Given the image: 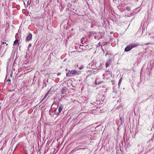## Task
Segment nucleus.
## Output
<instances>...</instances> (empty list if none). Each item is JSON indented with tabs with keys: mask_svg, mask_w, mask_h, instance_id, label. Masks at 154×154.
Masks as SVG:
<instances>
[{
	"mask_svg": "<svg viewBox=\"0 0 154 154\" xmlns=\"http://www.w3.org/2000/svg\"><path fill=\"white\" fill-rule=\"evenodd\" d=\"M80 73V71H77L75 70H68V72L66 73V76H73L76 75H79Z\"/></svg>",
	"mask_w": 154,
	"mask_h": 154,
	"instance_id": "nucleus-1",
	"label": "nucleus"
},
{
	"mask_svg": "<svg viewBox=\"0 0 154 154\" xmlns=\"http://www.w3.org/2000/svg\"><path fill=\"white\" fill-rule=\"evenodd\" d=\"M138 45V44L134 43L130 44L125 48V51H128L131 50L132 48L136 47Z\"/></svg>",
	"mask_w": 154,
	"mask_h": 154,
	"instance_id": "nucleus-2",
	"label": "nucleus"
},
{
	"mask_svg": "<svg viewBox=\"0 0 154 154\" xmlns=\"http://www.w3.org/2000/svg\"><path fill=\"white\" fill-rule=\"evenodd\" d=\"M63 109V106L62 105L60 106L58 108V112L55 111V114L57 116L59 115L60 113L61 112Z\"/></svg>",
	"mask_w": 154,
	"mask_h": 154,
	"instance_id": "nucleus-3",
	"label": "nucleus"
},
{
	"mask_svg": "<svg viewBox=\"0 0 154 154\" xmlns=\"http://www.w3.org/2000/svg\"><path fill=\"white\" fill-rule=\"evenodd\" d=\"M32 38V35L31 33H29L28 35L26 36V42L30 40Z\"/></svg>",
	"mask_w": 154,
	"mask_h": 154,
	"instance_id": "nucleus-4",
	"label": "nucleus"
},
{
	"mask_svg": "<svg viewBox=\"0 0 154 154\" xmlns=\"http://www.w3.org/2000/svg\"><path fill=\"white\" fill-rule=\"evenodd\" d=\"M67 89H66V88L64 87L62 88L61 90V94L62 95H63L65 94V93Z\"/></svg>",
	"mask_w": 154,
	"mask_h": 154,
	"instance_id": "nucleus-5",
	"label": "nucleus"
},
{
	"mask_svg": "<svg viewBox=\"0 0 154 154\" xmlns=\"http://www.w3.org/2000/svg\"><path fill=\"white\" fill-rule=\"evenodd\" d=\"M14 57H11L9 59V61L8 63V65L9 64H11V63H12V61L13 60Z\"/></svg>",
	"mask_w": 154,
	"mask_h": 154,
	"instance_id": "nucleus-6",
	"label": "nucleus"
},
{
	"mask_svg": "<svg viewBox=\"0 0 154 154\" xmlns=\"http://www.w3.org/2000/svg\"><path fill=\"white\" fill-rule=\"evenodd\" d=\"M46 80H43V85H42V89L44 88L45 87H46L47 86V84L46 83Z\"/></svg>",
	"mask_w": 154,
	"mask_h": 154,
	"instance_id": "nucleus-7",
	"label": "nucleus"
},
{
	"mask_svg": "<svg viewBox=\"0 0 154 154\" xmlns=\"http://www.w3.org/2000/svg\"><path fill=\"white\" fill-rule=\"evenodd\" d=\"M48 94H46L44 97H43V99L40 102V103H42V101L46 98L47 97V96H48Z\"/></svg>",
	"mask_w": 154,
	"mask_h": 154,
	"instance_id": "nucleus-8",
	"label": "nucleus"
},
{
	"mask_svg": "<svg viewBox=\"0 0 154 154\" xmlns=\"http://www.w3.org/2000/svg\"><path fill=\"white\" fill-rule=\"evenodd\" d=\"M17 44L19 45V41L18 40L16 39L14 42V45H17Z\"/></svg>",
	"mask_w": 154,
	"mask_h": 154,
	"instance_id": "nucleus-9",
	"label": "nucleus"
},
{
	"mask_svg": "<svg viewBox=\"0 0 154 154\" xmlns=\"http://www.w3.org/2000/svg\"><path fill=\"white\" fill-rule=\"evenodd\" d=\"M77 66L78 68L80 70L84 68V66L83 65H81L79 66L78 65Z\"/></svg>",
	"mask_w": 154,
	"mask_h": 154,
	"instance_id": "nucleus-10",
	"label": "nucleus"
},
{
	"mask_svg": "<svg viewBox=\"0 0 154 154\" xmlns=\"http://www.w3.org/2000/svg\"><path fill=\"white\" fill-rule=\"evenodd\" d=\"M31 46L32 45L31 43H30L29 44L27 48L28 51H29L30 50V48L31 47Z\"/></svg>",
	"mask_w": 154,
	"mask_h": 154,
	"instance_id": "nucleus-11",
	"label": "nucleus"
},
{
	"mask_svg": "<svg viewBox=\"0 0 154 154\" xmlns=\"http://www.w3.org/2000/svg\"><path fill=\"white\" fill-rule=\"evenodd\" d=\"M122 79L121 78L119 81V84H118V85L119 86H120V84L121 83V82H122Z\"/></svg>",
	"mask_w": 154,
	"mask_h": 154,
	"instance_id": "nucleus-12",
	"label": "nucleus"
},
{
	"mask_svg": "<svg viewBox=\"0 0 154 154\" xmlns=\"http://www.w3.org/2000/svg\"><path fill=\"white\" fill-rule=\"evenodd\" d=\"M5 44H6V46L8 45V44H6V42H2V43L1 46H3V45H4Z\"/></svg>",
	"mask_w": 154,
	"mask_h": 154,
	"instance_id": "nucleus-13",
	"label": "nucleus"
},
{
	"mask_svg": "<svg viewBox=\"0 0 154 154\" xmlns=\"http://www.w3.org/2000/svg\"><path fill=\"white\" fill-rule=\"evenodd\" d=\"M51 89H50L48 92L46 94H48V95L49 94H51Z\"/></svg>",
	"mask_w": 154,
	"mask_h": 154,
	"instance_id": "nucleus-14",
	"label": "nucleus"
},
{
	"mask_svg": "<svg viewBox=\"0 0 154 154\" xmlns=\"http://www.w3.org/2000/svg\"><path fill=\"white\" fill-rule=\"evenodd\" d=\"M109 63H107L106 64V67H108L109 65Z\"/></svg>",
	"mask_w": 154,
	"mask_h": 154,
	"instance_id": "nucleus-15",
	"label": "nucleus"
},
{
	"mask_svg": "<svg viewBox=\"0 0 154 154\" xmlns=\"http://www.w3.org/2000/svg\"><path fill=\"white\" fill-rule=\"evenodd\" d=\"M30 2H29V1H28V2H27V7L29 5H30Z\"/></svg>",
	"mask_w": 154,
	"mask_h": 154,
	"instance_id": "nucleus-16",
	"label": "nucleus"
},
{
	"mask_svg": "<svg viewBox=\"0 0 154 154\" xmlns=\"http://www.w3.org/2000/svg\"><path fill=\"white\" fill-rule=\"evenodd\" d=\"M94 33H95V32H94L93 31H92L90 32V35H91L94 34Z\"/></svg>",
	"mask_w": 154,
	"mask_h": 154,
	"instance_id": "nucleus-17",
	"label": "nucleus"
},
{
	"mask_svg": "<svg viewBox=\"0 0 154 154\" xmlns=\"http://www.w3.org/2000/svg\"><path fill=\"white\" fill-rule=\"evenodd\" d=\"M96 61L95 60H93L92 61V63L96 65Z\"/></svg>",
	"mask_w": 154,
	"mask_h": 154,
	"instance_id": "nucleus-18",
	"label": "nucleus"
},
{
	"mask_svg": "<svg viewBox=\"0 0 154 154\" xmlns=\"http://www.w3.org/2000/svg\"><path fill=\"white\" fill-rule=\"evenodd\" d=\"M71 9H72L73 11H76V10L74 8H72V7H71L70 8Z\"/></svg>",
	"mask_w": 154,
	"mask_h": 154,
	"instance_id": "nucleus-19",
	"label": "nucleus"
},
{
	"mask_svg": "<svg viewBox=\"0 0 154 154\" xmlns=\"http://www.w3.org/2000/svg\"><path fill=\"white\" fill-rule=\"evenodd\" d=\"M61 74V73L60 72H58V73H57V76H59Z\"/></svg>",
	"mask_w": 154,
	"mask_h": 154,
	"instance_id": "nucleus-20",
	"label": "nucleus"
},
{
	"mask_svg": "<svg viewBox=\"0 0 154 154\" xmlns=\"http://www.w3.org/2000/svg\"><path fill=\"white\" fill-rule=\"evenodd\" d=\"M2 103V100L1 99H0V104L1 105Z\"/></svg>",
	"mask_w": 154,
	"mask_h": 154,
	"instance_id": "nucleus-21",
	"label": "nucleus"
},
{
	"mask_svg": "<svg viewBox=\"0 0 154 154\" xmlns=\"http://www.w3.org/2000/svg\"><path fill=\"white\" fill-rule=\"evenodd\" d=\"M77 117L76 118H74L73 119H72V121H75L76 119L77 118Z\"/></svg>",
	"mask_w": 154,
	"mask_h": 154,
	"instance_id": "nucleus-22",
	"label": "nucleus"
},
{
	"mask_svg": "<svg viewBox=\"0 0 154 154\" xmlns=\"http://www.w3.org/2000/svg\"><path fill=\"white\" fill-rule=\"evenodd\" d=\"M11 81V79H8L7 80V82H10Z\"/></svg>",
	"mask_w": 154,
	"mask_h": 154,
	"instance_id": "nucleus-23",
	"label": "nucleus"
},
{
	"mask_svg": "<svg viewBox=\"0 0 154 154\" xmlns=\"http://www.w3.org/2000/svg\"><path fill=\"white\" fill-rule=\"evenodd\" d=\"M95 85H96V79L95 80Z\"/></svg>",
	"mask_w": 154,
	"mask_h": 154,
	"instance_id": "nucleus-24",
	"label": "nucleus"
},
{
	"mask_svg": "<svg viewBox=\"0 0 154 154\" xmlns=\"http://www.w3.org/2000/svg\"><path fill=\"white\" fill-rule=\"evenodd\" d=\"M24 5H25V8H26V5H25V2H24Z\"/></svg>",
	"mask_w": 154,
	"mask_h": 154,
	"instance_id": "nucleus-25",
	"label": "nucleus"
},
{
	"mask_svg": "<svg viewBox=\"0 0 154 154\" xmlns=\"http://www.w3.org/2000/svg\"><path fill=\"white\" fill-rule=\"evenodd\" d=\"M96 35L94 36V37L95 39L96 38Z\"/></svg>",
	"mask_w": 154,
	"mask_h": 154,
	"instance_id": "nucleus-26",
	"label": "nucleus"
},
{
	"mask_svg": "<svg viewBox=\"0 0 154 154\" xmlns=\"http://www.w3.org/2000/svg\"><path fill=\"white\" fill-rule=\"evenodd\" d=\"M67 72V69H66V70H65Z\"/></svg>",
	"mask_w": 154,
	"mask_h": 154,
	"instance_id": "nucleus-27",
	"label": "nucleus"
},
{
	"mask_svg": "<svg viewBox=\"0 0 154 154\" xmlns=\"http://www.w3.org/2000/svg\"><path fill=\"white\" fill-rule=\"evenodd\" d=\"M95 125V124H94L93 125H91L93 126V125Z\"/></svg>",
	"mask_w": 154,
	"mask_h": 154,
	"instance_id": "nucleus-28",
	"label": "nucleus"
},
{
	"mask_svg": "<svg viewBox=\"0 0 154 154\" xmlns=\"http://www.w3.org/2000/svg\"><path fill=\"white\" fill-rule=\"evenodd\" d=\"M94 129H96V127H94Z\"/></svg>",
	"mask_w": 154,
	"mask_h": 154,
	"instance_id": "nucleus-29",
	"label": "nucleus"
},
{
	"mask_svg": "<svg viewBox=\"0 0 154 154\" xmlns=\"http://www.w3.org/2000/svg\"><path fill=\"white\" fill-rule=\"evenodd\" d=\"M127 10H129V8H127Z\"/></svg>",
	"mask_w": 154,
	"mask_h": 154,
	"instance_id": "nucleus-30",
	"label": "nucleus"
},
{
	"mask_svg": "<svg viewBox=\"0 0 154 154\" xmlns=\"http://www.w3.org/2000/svg\"><path fill=\"white\" fill-rule=\"evenodd\" d=\"M96 52V50L95 51V53Z\"/></svg>",
	"mask_w": 154,
	"mask_h": 154,
	"instance_id": "nucleus-31",
	"label": "nucleus"
},
{
	"mask_svg": "<svg viewBox=\"0 0 154 154\" xmlns=\"http://www.w3.org/2000/svg\"><path fill=\"white\" fill-rule=\"evenodd\" d=\"M25 154H27V152H26V153H25Z\"/></svg>",
	"mask_w": 154,
	"mask_h": 154,
	"instance_id": "nucleus-32",
	"label": "nucleus"
},
{
	"mask_svg": "<svg viewBox=\"0 0 154 154\" xmlns=\"http://www.w3.org/2000/svg\"><path fill=\"white\" fill-rule=\"evenodd\" d=\"M96 151V150H95L94 152H95Z\"/></svg>",
	"mask_w": 154,
	"mask_h": 154,
	"instance_id": "nucleus-33",
	"label": "nucleus"
},
{
	"mask_svg": "<svg viewBox=\"0 0 154 154\" xmlns=\"http://www.w3.org/2000/svg\"><path fill=\"white\" fill-rule=\"evenodd\" d=\"M91 27H93V26H91Z\"/></svg>",
	"mask_w": 154,
	"mask_h": 154,
	"instance_id": "nucleus-34",
	"label": "nucleus"
},
{
	"mask_svg": "<svg viewBox=\"0 0 154 154\" xmlns=\"http://www.w3.org/2000/svg\"><path fill=\"white\" fill-rule=\"evenodd\" d=\"M65 1H67V0H65Z\"/></svg>",
	"mask_w": 154,
	"mask_h": 154,
	"instance_id": "nucleus-35",
	"label": "nucleus"
}]
</instances>
